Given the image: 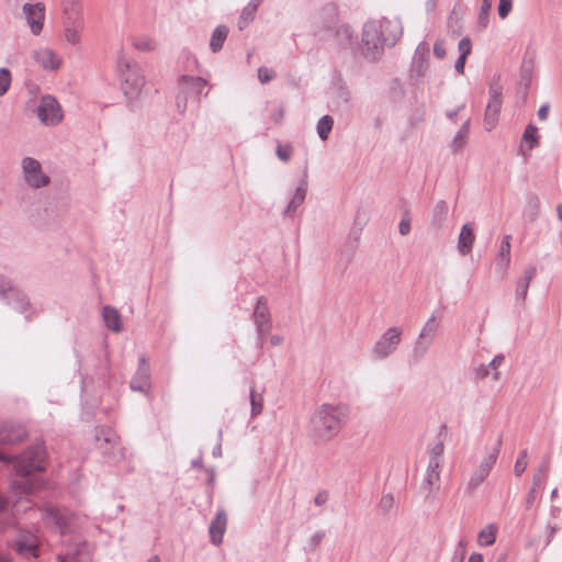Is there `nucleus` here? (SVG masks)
<instances>
[{
	"instance_id": "8fccbe9b",
	"label": "nucleus",
	"mask_w": 562,
	"mask_h": 562,
	"mask_svg": "<svg viewBox=\"0 0 562 562\" xmlns=\"http://www.w3.org/2000/svg\"><path fill=\"white\" fill-rule=\"evenodd\" d=\"M276 74L273 70L267 67H260L258 69V79L261 83H267L274 78Z\"/></svg>"
},
{
	"instance_id": "f03ea898",
	"label": "nucleus",
	"mask_w": 562,
	"mask_h": 562,
	"mask_svg": "<svg viewBox=\"0 0 562 562\" xmlns=\"http://www.w3.org/2000/svg\"><path fill=\"white\" fill-rule=\"evenodd\" d=\"M350 416V408L344 403L319 405L310 419L314 437L322 441L335 438Z\"/></svg>"
},
{
	"instance_id": "1a4fd4ad",
	"label": "nucleus",
	"mask_w": 562,
	"mask_h": 562,
	"mask_svg": "<svg viewBox=\"0 0 562 562\" xmlns=\"http://www.w3.org/2000/svg\"><path fill=\"white\" fill-rule=\"evenodd\" d=\"M44 516L47 522L52 524L61 536L71 533L77 520L76 516L67 509L50 504L44 507Z\"/></svg>"
},
{
	"instance_id": "4c0bfd02",
	"label": "nucleus",
	"mask_w": 562,
	"mask_h": 562,
	"mask_svg": "<svg viewBox=\"0 0 562 562\" xmlns=\"http://www.w3.org/2000/svg\"><path fill=\"white\" fill-rule=\"evenodd\" d=\"M132 46L142 52H153L157 48V43L149 36H135L132 38Z\"/></svg>"
},
{
	"instance_id": "f8f14e48",
	"label": "nucleus",
	"mask_w": 562,
	"mask_h": 562,
	"mask_svg": "<svg viewBox=\"0 0 562 562\" xmlns=\"http://www.w3.org/2000/svg\"><path fill=\"white\" fill-rule=\"evenodd\" d=\"M36 114L40 121L48 126L58 124L63 119L60 105L52 95L42 97Z\"/></svg>"
},
{
	"instance_id": "20e7f679",
	"label": "nucleus",
	"mask_w": 562,
	"mask_h": 562,
	"mask_svg": "<svg viewBox=\"0 0 562 562\" xmlns=\"http://www.w3.org/2000/svg\"><path fill=\"white\" fill-rule=\"evenodd\" d=\"M380 24L376 20L368 21L362 29L361 52L370 61L381 58L385 43L381 36Z\"/></svg>"
},
{
	"instance_id": "412c9836",
	"label": "nucleus",
	"mask_w": 562,
	"mask_h": 562,
	"mask_svg": "<svg viewBox=\"0 0 562 562\" xmlns=\"http://www.w3.org/2000/svg\"><path fill=\"white\" fill-rule=\"evenodd\" d=\"M150 385L149 368L145 357L139 358V367L132 378L131 389L133 391L147 392Z\"/></svg>"
},
{
	"instance_id": "e2e57ef3",
	"label": "nucleus",
	"mask_w": 562,
	"mask_h": 562,
	"mask_svg": "<svg viewBox=\"0 0 562 562\" xmlns=\"http://www.w3.org/2000/svg\"><path fill=\"white\" fill-rule=\"evenodd\" d=\"M64 1H65V8H64V10H65L66 8H68V10H71V9H72V10H79V9L77 8V0H64Z\"/></svg>"
},
{
	"instance_id": "6e6552de",
	"label": "nucleus",
	"mask_w": 562,
	"mask_h": 562,
	"mask_svg": "<svg viewBox=\"0 0 562 562\" xmlns=\"http://www.w3.org/2000/svg\"><path fill=\"white\" fill-rule=\"evenodd\" d=\"M439 318L432 313L426 323L423 325L413 348V356L415 359L419 360L425 357L428 352L430 346L436 339L438 329H439Z\"/></svg>"
},
{
	"instance_id": "864d4df0",
	"label": "nucleus",
	"mask_w": 562,
	"mask_h": 562,
	"mask_svg": "<svg viewBox=\"0 0 562 562\" xmlns=\"http://www.w3.org/2000/svg\"><path fill=\"white\" fill-rule=\"evenodd\" d=\"M398 232L402 236H406L411 232V221L409 218H402L398 225Z\"/></svg>"
},
{
	"instance_id": "72a5a7b5",
	"label": "nucleus",
	"mask_w": 562,
	"mask_h": 562,
	"mask_svg": "<svg viewBox=\"0 0 562 562\" xmlns=\"http://www.w3.org/2000/svg\"><path fill=\"white\" fill-rule=\"evenodd\" d=\"M505 357L503 355H496L488 364H481L475 370V376L479 379H485L490 374V370H497L504 362Z\"/></svg>"
},
{
	"instance_id": "c03bdc74",
	"label": "nucleus",
	"mask_w": 562,
	"mask_h": 562,
	"mask_svg": "<svg viewBox=\"0 0 562 562\" xmlns=\"http://www.w3.org/2000/svg\"><path fill=\"white\" fill-rule=\"evenodd\" d=\"M276 154L280 160L289 162L293 154V146L291 144L278 145Z\"/></svg>"
},
{
	"instance_id": "ddd939ff",
	"label": "nucleus",
	"mask_w": 562,
	"mask_h": 562,
	"mask_svg": "<svg viewBox=\"0 0 562 562\" xmlns=\"http://www.w3.org/2000/svg\"><path fill=\"white\" fill-rule=\"evenodd\" d=\"M64 38L70 45L80 44V33L83 30V19L80 10L65 9Z\"/></svg>"
},
{
	"instance_id": "052dcab7",
	"label": "nucleus",
	"mask_w": 562,
	"mask_h": 562,
	"mask_svg": "<svg viewBox=\"0 0 562 562\" xmlns=\"http://www.w3.org/2000/svg\"><path fill=\"white\" fill-rule=\"evenodd\" d=\"M548 537H547V546L550 544V542L552 541V539L554 538L557 531L559 530V528L557 526H548Z\"/></svg>"
},
{
	"instance_id": "c756f323",
	"label": "nucleus",
	"mask_w": 562,
	"mask_h": 562,
	"mask_svg": "<svg viewBox=\"0 0 562 562\" xmlns=\"http://www.w3.org/2000/svg\"><path fill=\"white\" fill-rule=\"evenodd\" d=\"M470 132V120H467L460 130L457 132L456 136L451 142V150L453 153H459L468 143Z\"/></svg>"
},
{
	"instance_id": "6ab92c4d",
	"label": "nucleus",
	"mask_w": 562,
	"mask_h": 562,
	"mask_svg": "<svg viewBox=\"0 0 562 562\" xmlns=\"http://www.w3.org/2000/svg\"><path fill=\"white\" fill-rule=\"evenodd\" d=\"M38 538L31 531H24L15 540V551L24 558H36L38 555Z\"/></svg>"
},
{
	"instance_id": "603ef678",
	"label": "nucleus",
	"mask_w": 562,
	"mask_h": 562,
	"mask_svg": "<svg viewBox=\"0 0 562 562\" xmlns=\"http://www.w3.org/2000/svg\"><path fill=\"white\" fill-rule=\"evenodd\" d=\"M434 55L438 59H443L447 55L446 47H445V41L443 40H437L434 45Z\"/></svg>"
},
{
	"instance_id": "6e6d98bb",
	"label": "nucleus",
	"mask_w": 562,
	"mask_h": 562,
	"mask_svg": "<svg viewBox=\"0 0 562 562\" xmlns=\"http://www.w3.org/2000/svg\"><path fill=\"white\" fill-rule=\"evenodd\" d=\"M11 282L3 277H0V295H4L8 291H11Z\"/></svg>"
},
{
	"instance_id": "79ce46f5",
	"label": "nucleus",
	"mask_w": 562,
	"mask_h": 562,
	"mask_svg": "<svg viewBox=\"0 0 562 562\" xmlns=\"http://www.w3.org/2000/svg\"><path fill=\"white\" fill-rule=\"evenodd\" d=\"M12 81L11 72L8 68H0V97H3L10 89Z\"/></svg>"
},
{
	"instance_id": "9d476101",
	"label": "nucleus",
	"mask_w": 562,
	"mask_h": 562,
	"mask_svg": "<svg viewBox=\"0 0 562 562\" xmlns=\"http://www.w3.org/2000/svg\"><path fill=\"white\" fill-rule=\"evenodd\" d=\"M501 451V441L496 442L493 447H491L482 461L477 465V468L473 471L470 480H469V488H476L490 474L491 470L495 465L498 454Z\"/></svg>"
},
{
	"instance_id": "a18cd8bd",
	"label": "nucleus",
	"mask_w": 562,
	"mask_h": 562,
	"mask_svg": "<svg viewBox=\"0 0 562 562\" xmlns=\"http://www.w3.org/2000/svg\"><path fill=\"white\" fill-rule=\"evenodd\" d=\"M492 8V0H483L481 5V11L479 14V23L483 27L487 26L488 23V14Z\"/></svg>"
},
{
	"instance_id": "f257e3e1",
	"label": "nucleus",
	"mask_w": 562,
	"mask_h": 562,
	"mask_svg": "<svg viewBox=\"0 0 562 562\" xmlns=\"http://www.w3.org/2000/svg\"><path fill=\"white\" fill-rule=\"evenodd\" d=\"M45 457L46 452L41 442L29 447L19 457H10L0 451V461L13 463L18 475L10 485L8 496L0 497V514L7 512L9 506L19 510L22 498L40 488L41 482L33 474L44 470Z\"/></svg>"
},
{
	"instance_id": "a211bd4d",
	"label": "nucleus",
	"mask_w": 562,
	"mask_h": 562,
	"mask_svg": "<svg viewBox=\"0 0 562 562\" xmlns=\"http://www.w3.org/2000/svg\"><path fill=\"white\" fill-rule=\"evenodd\" d=\"M380 24L381 36L386 46H394L403 34V26L397 18L376 20Z\"/></svg>"
},
{
	"instance_id": "a878e982",
	"label": "nucleus",
	"mask_w": 562,
	"mask_h": 562,
	"mask_svg": "<svg viewBox=\"0 0 562 562\" xmlns=\"http://www.w3.org/2000/svg\"><path fill=\"white\" fill-rule=\"evenodd\" d=\"M549 469H550V463L548 461H544L542 464L539 465V468L535 472L533 477H532V486L528 493L527 501H526L527 507H530L533 504V502L536 499L537 490L542 486L544 480L548 476Z\"/></svg>"
},
{
	"instance_id": "0eeeda50",
	"label": "nucleus",
	"mask_w": 562,
	"mask_h": 562,
	"mask_svg": "<svg viewBox=\"0 0 562 562\" xmlns=\"http://www.w3.org/2000/svg\"><path fill=\"white\" fill-rule=\"evenodd\" d=\"M403 329L397 326L386 329L375 341L371 356L374 360H384L392 356L402 341Z\"/></svg>"
},
{
	"instance_id": "4be33fe9",
	"label": "nucleus",
	"mask_w": 562,
	"mask_h": 562,
	"mask_svg": "<svg viewBox=\"0 0 562 562\" xmlns=\"http://www.w3.org/2000/svg\"><path fill=\"white\" fill-rule=\"evenodd\" d=\"M26 437V430L22 425L3 424L0 426V443L14 445Z\"/></svg>"
},
{
	"instance_id": "09e8293b",
	"label": "nucleus",
	"mask_w": 562,
	"mask_h": 562,
	"mask_svg": "<svg viewBox=\"0 0 562 562\" xmlns=\"http://www.w3.org/2000/svg\"><path fill=\"white\" fill-rule=\"evenodd\" d=\"M394 505V497L392 494H384L382 495L379 507L383 513H387L392 509Z\"/></svg>"
},
{
	"instance_id": "3c124183",
	"label": "nucleus",
	"mask_w": 562,
	"mask_h": 562,
	"mask_svg": "<svg viewBox=\"0 0 562 562\" xmlns=\"http://www.w3.org/2000/svg\"><path fill=\"white\" fill-rule=\"evenodd\" d=\"M458 49L460 52V56L463 58H467L468 55L471 53L472 44L470 38L464 37L459 42Z\"/></svg>"
},
{
	"instance_id": "e433bc0d",
	"label": "nucleus",
	"mask_w": 562,
	"mask_h": 562,
	"mask_svg": "<svg viewBox=\"0 0 562 562\" xmlns=\"http://www.w3.org/2000/svg\"><path fill=\"white\" fill-rule=\"evenodd\" d=\"M250 415L252 418H256L262 413L263 409V394L262 392H258L255 389H250Z\"/></svg>"
},
{
	"instance_id": "b1692460",
	"label": "nucleus",
	"mask_w": 562,
	"mask_h": 562,
	"mask_svg": "<svg viewBox=\"0 0 562 562\" xmlns=\"http://www.w3.org/2000/svg\"><path fill=\"white\" fill-rule=\"evenodd\" d=\"M227 526V516L225 510L221 509L216 513L215 518L212 520L209 532L211 537V541L218 546L223 541V536Z\"/></svg>"
},
{
	"instance_id": "423d86ee",
	"label": "nucleus",
	"mask_w": 562,
	"mask_h": 562,
	"mask_svg": "<svg viewBox=\"0 0 562 562\" xmlns=\"http://www.w3.org/2000/svg\"><path fill=\"white\" fill-rule=\"evenodd\" d=\"M207 81L202 77L182 75L178 78V93L176 97V105L180 112H184L188 106L189 98L199 102L200 94L206 87Z\"/></svg>"
},
{
	"instance_id": "bf43d9fd",
	"label": "nucleus",
	"mask_w": 562,
	"mask_h": 562,
	"mask_svg": "<svg viewBox=\"0 0 562 562\" xmlns=\"http://www.w3.org/2000/svg\"><path fill=\"white\" fill-rule=\"evenodd\" d=\"M467 58H463L462 56H459L458 60L456 61L454 68L459 74L464 72V65H465Z\"/></svg>"
},
{
	"instance_id": "c9c22d12",
	"label": "nucleus",
	"mask_w": 562,
	"mask_h": 562,
	"mask_svg": "<svg viewBox=\"0 0 562 562\" xmlns=\"http://www.w3.org/2000/svg\"><path fill=\"white\" fill-rule=\"evenodd\" d=\"M449 206L446 201H438L432 210V224L440 226L448 217Z\"/></svg>"
},
{
	"instance_id": "473e14b6",
	"label": "nucleus",
	"mask_w": 562,
	"mask_h": 562,
	"mask_svg": "<svg viewBox=\"0 0 562 562\" xmlns=\"http://www.w3.org/2000/svg\"><path fill=\"white\" fill-rule=\"evenodd\" d=\"M228 35V29L225 25H218L211 36L210 47L212 52L216 53L222 49L223 44Z\"/></svg>"
},
{
	"instance_id": "4468645a",
	"label": "nucleus",
	"mask_w": 562,
	"mask_h": 562,
	"mask_svg": "<svg viewBox=\"0 0 562 562\" xmlns=\"http://www.w3.org/2000/svg\"><path fill=\"white\" fill-rule=\"evenodd\" d=\"M33 63L45 71H57L63 64L60 55L47 46H40L31 52Z\"/></svg>"
},
{
	"instance_id": "7ed1b4c3",
	"label": "nucleus",
	"mask_w": 562,
	"mask_h": 562,
	"mask_svg": "<svg viewBox=\"0 0 562 562\" xmlns=\"http://www.w3.org/2000/svg\"><path fill=\"white\" fill-rule=\"evenodd\" d=\"M116 70L128 106H137L145 95V78L140 67L136 61L120 52L116 58Z\"/></svg>"
},
{
	"instance_id": "37998d69",
	"label": "nucleus",
	"mask_w": 562,
	"mask_h": 562,
	"mask_svg": "<svg viewBox=\"0 0 562 562\" xmlns=\"http://www.w3.org/2000/svg\"><path fill=\"white\" fill-rule=\"evenodd\" d=\"M522 139L529 143V148L532 149L538 145V128L533 124H529L524 134Z\"/></svg>"
},
{
	"instance_id": "0e129e2a",
	"label": "nucleus",
	"mask_w": 562,
	"mask_h": 562,
	"mask_svg": "<svg viewBox=\"0 0 562 562\" xmlns=\"http://www.w3.org/2000/svg\"><path fill=\"white\" fill-rule=\"evenodd\" d=\"M468 562H483V557L480 553H472L469 557Z\"/></svg>"
},
{
	"instance_id": "2f4dec72",
	"label": "nucleus",
	"mask_w": 562,
	"mask_h": 562,
	"mask_svg": "<svg viewBox=\"0 0 562 562\" xmlns=\"http://www.w3.org/2000/svg\"><path fill=\"white\" fill-rule=\"evenodd\" d=\"M262 0H251L243 10L239 20H238V27L239 30H243L246 27L249 22H251L255 18V14L257 12V9Z\"/></svg>"
},
{
	"instance_id": "f704fd0d",
	"label": "nucleus",
	"mask_w": 562,
	"mask_h": 562,
	"mask_svg": "<svg viewBox=\"0 0 562 562\" xmlns=\"http://www.w3.org/2000/svg\"><path fill=\"white\" fill-rule=\"evenodd\" d=\"M497 528L495 525L490 524L479 532L477 541L481 546H492L496 540Z\"/></svg>"
},
{
	"instance_id": "9b49d317",
	"label": "nucleus",
	"mask_w": 562,
	"mask_h": 562,
	"mask_svg": "<svg viewBox=\"0 0 562 562\" xmlns=\"http://www.w3.org/2000/svg\"><path fill=\"white\" fill-rule=\"evenodd\" d=\"M252 319L257 327V334H258V341L260 346H262L266 336L269 334L272 322H271V315L270 310L268 306V301L265 296H260L257 300L254 313H252Z\"/></svg>"
},
{
	"instance_id": "13d9d810",
	"label": "nucleus",
	"mask_w": 562,
	"mask_h": 562,
	"mask_svg": "<svg viewBox=\"0 0 562 562\" xmlns=\"http://www.w3.org/2000/svg\"><path fill=\"white\" fill-rule=\"evenodd\" d=\"M548 115H549V105L548 104L541 105L540 109L538 110V117L541 121H544V120H547Z\"/></svg>"
},
{
	"instance_id": "39448f33",
	"label": "nucleus",
	"mask_w": 562,
	"mask_h": 562,
	"mask_svg": "<svg viewBox=\"0 0 562 562\" xmlns=\"http://www.w3.org/2000/svg\"><path fill=\"white\" fill-rule=\"evenodd\" d=\"M20 167L22 181L27 188L41 190L50 184V177L44 170L41 161L34 157H23Z\"/></svg>"
},
{
	"instance_id": "cd10ccee",
	"label": "nucleus",
	"mask_w": 562,
	"mask_h": 562,
	"mask_svg": "<svg viewBox=\"0 0 562 562\" xmlns=\"http://www.w3.org/2000/svg\"><path fill=\"white\" fill-rule=\"evenodd\" d=\"M102 316L106 328L114 333L122 330L121 317L117 310L111 306H104L102 310Z\"/></svg>"
},
{
	"instance_id": "5701e85b",
	"label": "nucleus",
	"mask_w": 562,
	"mask_h": 562,
	"mask_svg": "<svg viewBox=\"0 0 562 562\" xmlns=\"http://www.w3.org/2000/svg\"><path fill=\"white\" fill-rule=\"evenodd\" d=\"M441 468L442 463L438 461L428 462L423 486L429 494L439 491Z\"/></svg>"
},
{
	"instance_id": "7c9ffc66",
	"label": "nucleus",
	"mask_w": 562,
	"mask_h": 562,
	"mask_svg": "<svg viewBox=\"0 0 562 562\" xmlns=\"http://www.w3.org/2000/svg\"><path fill=\"white\" fill-rule=\"evenodd\" d=\"M535 276H536V267H528L525 270L524 277L517 283V288H516L517 297L525 300V297L528 293L529 284H530L531 280L535 278Z\"/></svg>"
},
{
	"instance_id": "aec40b11",
	"label": "nucleus",
	"mask_w": 562,
	"mask_h": 562,
	"mask_svg": "<svg viewBox=\"0 0 562 562\" xmlns=\"http://www.w3.org/2000/svg\"><path fill=\"white\" fill-rule=\"evenodd\" d=\"M72 543L68 546L66 552L58 553L59 562H90L86 546L71 538Z\"/></svg>"
},
{
	"instance_id": "2eb2a0df",
	"label": "nucleus",
	"mask_w": 562,
	"mask_h": 562,
	"mask_svg": "<svg viewBox=\"0 0 562 562\" xmlns=\"http://www.w3.org/2000/svg\"><path fill=\"white\" fill-rule=\"evenodd\" d=\"M429 69V44L422 41L413 55L409 67V77L414 80L424 78Z\"/></svg>"
},
{
	"instance_id": "4d7b16f0",
	"label": "nucleus",
	"mask_w": 562,
	"mask_h": 562,
	"mask_svg": "<svg viewBox=\"0 0 562 562\" xmlns=\"http://www.w3.org/2000/svg\"><path fill=\"white\" fill-rule=\"evenodd\" d=\"M284 116V108L279 106L273 113H272V120L276 123H280Z\"/></svg>"
},
{
	"instance_id": "bb28decb",
	"label": "nucleus",
	"mask_w": 562,
	"mask_h": 562,
	"mask_svg": "<svg viewBox=\"0 0 562 562\" xmlns=\"http://www.w3.org/2000/svg\"><path fill=\"white\" fill-rule=\"evenodd\" d=\"M475 240V235L472 226L470 224H464L461 227L459 238H458V250L461 255L465 256L471 252L473 244Z\"/></svg>"
},
{
	"instance_id": "de8ad7c7",
	"label": "nucleus",
	"mask_w": 562,
	"mask_h": 562,
	"mask_svg": "<svg viewBox=\"0 0 562 562\" xmlns=\"http://www.w3.org/2000/svg\"><path fill=\"white\" fill-rule=\"evenodd\" d=\"M513 9V0H499L498 15L501 19H506Z\"/></svg>"
},
{
	"instance_id": "69168bd1",
	"label": "nucleus",
	"mask_w": 562,
	"mask_h": 562,
	"mask_svg": "<svg viewBox=\"0 0 562 562\" xmlns=\"http://www.w3.org/2000/svg\"><path fill=\"white\" fill-rule=\"evenodd\" d=\"M558 217L562 221V204H559L557 207Z\"/></svg>"
},
{
	"instance_id": "774afa93",
	"label": "nucleus",
	"mask_w": 562,
	"mask_h": 562,
	"mask_svg": "<svg viewBox=\"0 0 562 562\" xmlns=\"http://www.w3.org/2000/svg\"><path fill=\"white\" fill-rule=\"evenodd\" d=\"M495 372L493 373V379L495 381H498L501 379V373L497 371V370H494Z\"/></svg>"
},
{
	"instance_id": "c85d7f7f",
	"label": "nucleus",
	"mask_w": 562,
	"mask_h": 562,
	"mask_svg": "<svg viewBox=\"0 0 562 562\" xmlns=\"http://www.w3.org/2000/svg\"><path fill=\"white\" fill-rule=\"evenodd\" d=\"M307 191V184L305 180H302L300 186L296 188L295 193L289 202L284 215H289L296 211V209L304 202Z\"/></svg>"
},
{
	"instance_id": "49530a36",
	"label": "nucleus",
	"mask_w": 562,
	"mask_h": 562,
	"mask_svg": "<svg viewBox=\"0 0 562 562\" xmlns=\"http://www.w3.org/2000/svg\"><path fill=\"white\" fill-rule=\"evenodd\" d=\"M443 443L437 442L430 450V457L429 461H438L440 463H443L442 454H443Z\"/></svg>"
},
{
	"instance_id": "f3484780",
	"label": "nucleus",
	"mask_w": 562,
	"mask_h": 562,
	"mask_svg": "<svg viewBox=\"0 0 562 562\" xmlns=\"http://www.w3.org/2000/svg\"><path fill=\"white\" fill-rule=\"evenodd\" d=\"M22 10L32 34L40 35L44 27L45 5L42 2L25 3Z\"/></svg>"
},
{
	"instance_id": "5fc2aeb1",
	"label": "nucleus",
	"mask_w": 562,
	"mask_h": 562,
	"mask_svg": "<svg viewBox=\"0 0 562 562\" xmlns=\"http://www.w3.org/2000/svg\"><path fill=\"white\" fill-rule=\"evenodd\" d=\"M328 501V493L326 491H321L314 497V503L316 506H323Z\"/></svg>"
},
{
	"instance_id": "dca6fc26",
	"label": "nucleus",
	"mask_w": 562,
	"mask_h": 562,
	"mask_svg": "<svg viewBox=\"0 0 562 562\" xmlns=\"http://www.w3.org/2000/svg\"><path fill=\"white\" fill-rule=\"evenodd\" d=\"M502 108V89L497 85L490 86V100L484 113V127L492 131L498 123Z\"/></svg>"
},
{
	"instance_id": "ea45409f",
	"label": "nucleus",
	"mask_w": 562,
	"mask_h": 562,
	"mask_svg": "<svg viewBox=\"0 0 562 562\" xmlns=\"http://www.w3.org/2000/svg\"><path fill=\"white\" fill-rule=\"evenodd\" d=\"M97 440L99 442L100 448L103 449L104 452H109V450H108V448H105L103 446V443L111 445L112 447H115L119 445V439H117L116 435L111 429H102L97 435Z\"/></svg>"
},
{
	"instance_id": "393cba45",
	"label": "nucleus",
	"mask_w": 562,
	"mask_h": 562,
	"mask_svg": "<svg viewBox=\"0 0 562 562\" xmlns=\"http://www.w3.org/2000/svg\"><path fill=\"white\" fill-rule=\"evenodd\" d=\"M510 235H505L499 245L496 256V269L499 273L505 274L510 265Z\"/></svg>"
},
{
	"instance_id": "338daca9",
	"label": "nucleus",
	"mask_w": 562,
	"mask_h": 562,
	"mask_svg": "<svg viewBox=\"0 0 562 562\" xmlns=\"http://www.w3.org/2000/svg\"><path fill=\"white\" fill-rule=\"evenodd\" d=\"M0 562H10V559L5 554L0 552Z\"/></svg>"
},
{
	"instance_id": "a19ab883",
	"label": "nucleus",
	"mask_w": 562,
	"mask_h": 562,
	"mask_svg": "<svg viewBox=\"0 0 562 562\" xmlns=\"http://www.w3.org/2000/svg\"><path fill=\"white\" fill-rule=\"evenodd\" d=\"M528 467V451L525 449L520 451L515 465H514V473L516 476H521L522 473L526 471Z\"/></svg>"
},
{
	"instance_id": "680f3d73",
	"label": "nucleus",
	"mask_w": 562,
	"mask_h": 562,
	"mask_svg": "<svg viewBox=\"0 0 562 562\" xmlns=\"http://www.w3.org/2000/svg\"><path fill=\"white\" fill-rule=\"evenodd\" d=\"M283 341H284V338L281 335H272L270 337V344L272 346H281L283 344Z\"/></svg>"
},
{
	"instance_id": "58836bf2",
	"label": "nucleus",
	"mask_w": 562,
	"mask_h": 562,
	"mask_svg": "<svg viewBox=\"0 0 562 562\" xmlns=\"http://www.w3.org/2000/svg\"><path fill=\"white\" fill-rule=\"evenodd\" d=\"M334 126V120L330 115L322 116L316 125V131L322 140H327L329 133L331 132Z\"/></svg>"
}]
</instances>
